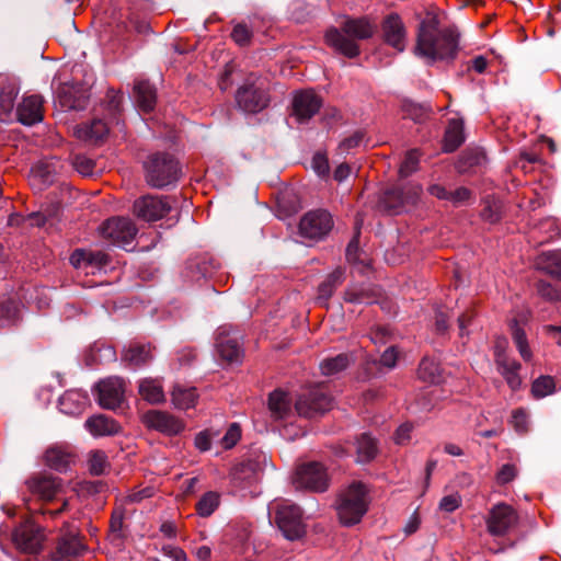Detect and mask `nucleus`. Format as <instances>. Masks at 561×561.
<instances>
[{
    "instance_id": "f257e3e1",
    "label": "nucleus",
    "mask_w": 561,
    "mask_h": 561,
    "mask_svg": "<svg viewBox=\"0 0 561 561\" xmlns=\"http://www.w3.org/2000/svg\"><path fill=\"white\" fill-rule=\"evenodd\" d=\"M458 50V34L454 28H440L437 18L427 14L420 23L415 54L431 61L453 59Z\"/></svg>"
},
{
    "instance_id": "a19ab883",
    "label": "nucleus",
    "mask_w": 561,
    "mask_h": 561,
    "mask_svg": "<svg viewBox=\"0 0 561 561\" xmlns=\"http://www.w3.org/2000/svg\"><path fill=\"white\" fill-rule=\"evenodd\" d=\"M45 461L49 468L64 472L69 468L72 461V456L58 447H53L47 449L45 454Z\"/></svg>"
},
{
    "instance_id": "423d86ee",
    "label": "nucleus",
    "mask_w": 561,
    "mask_h": 561,
    "mask_svg": "<svg viewBox=\"0 0 561 561\" xmlns=\"http://www.w3.org/2000/svg\"><path fill=\"white\" fill-rule=\"evenodd\" d=\"M24 486L25 491L22 492L23 504L30 513H36L39 510L32 506V500L53 501L61 493L62 481L51 474L35 473L25 480Z\"/></svg>"
},
{
    "instance_id": "3c124183",
    "label": "nucleus",
    "mask_w": 561,
    "mask_h": 561,
    "mask_svg": "<svg viewBox=\"0 0 561 561\" xmlns=\"http://www.w3.org/2000/svg\"><path fill=\"white\" fill-rule=\"evenodd\" d=\"M77 89L69 83H64L58 89V100L64 108L77 110L79 108V99L76 96Z\"/></svg>"
},
{
    "instance_id": "9b49d317",
    "label": "nucleus",
    "mask_w": 561,
    "mask_h": 561,
    "mask_svg": "<svg viewBox=\"0 0 561 561\" xmlns=\"http://www.w3.org/2000/svg\"><path fill=\"white\" fill-rule=\"evenodd\" d=\"M485 523L490 535L505 536L516 527L518 514L511 505L500 503L490 510Z\"/></svg>"
},
{
    "instance_id": "bf43d9fd",
    "label": "nucleus",
    "mask_w": 561,
    "mask_h": 561,
    "mask_svg": "<svg viewBox=\"0 0 561 561\" xmlns=\"http://www.w3.org/2000/svg\"><path fill=\"white\" fill-rule=\"evenodd\" d=\"M187 271L192 273L190 275L192 280H199L201 278L210 277L208 263L205 260L191 261L187 264Z\"/></svg>"
},
{
    "instance_id": "c9c22d12",
    "label": "nucleus",
    "mask_w": 561,
    "mask_h": 561,
    "mask_svg": "<svg viewBox=\"0 0 561 561\" xmlns=\"http://www.w3.org/2000/svg\"><path fill=\"white\" fill-rule=\"evenodd\" d=\"M21 321V306L20 304L8 298L0 302V329L11 328L19 324Z\"/></svg>"
},
{
    "instance_id": "0e129e2a",
    "label": "nucleus",
    "mask_w": 561,
    "mask_h": 561,
    "mask_svg": "<svg viewBox=\"0 0 561 561\" xmlns=\"http://www.w3.org/2000/svg\"><path fill=\"white\" fill-rule=\"evenodd\" d=\"M511 424L518 433H525L528 425V415L524 409H516L512 412Z\"/></svg>"
},
{
    "instance_id": "72a5a7b5",
    "label": "nucleus",
    "mask_w": 561,
    "mask_h": 561,
    "mask_svg": "<svg viewBox=\"0 0 561 561\" xmlns=\"http://www.w3.org/2000/svg\"><path fill=\"white\" fill-rule=\"evenodd\" d=\"M140 397L151 404L162 403L165 399L162 380L159 378H144L139 381Z\"/></svg>"
},
{
    "instance_id": "a18cd8bd",
    "label": "nucleus",
    "mask_w": 561,
    "mask_h": 561,
    "mask_svg": "<svg viewBox=\"0 0 561 561\" xmlns=\"http://www.w3.org/2000/svg\"><path fill=\"white\" fill-rule=\"evenodd\" d=\"M511 331H512V339L514 341V344L522 356V358L525 362H529L533 357V353L530 351V347L528 345L527 336L516 320H512L511 322Z\"/></svg>"
},
{
    "instance_id": "f03ea898",
    "label": "nucleus",
    "mask_w": 561,
    "mask_h": 561,
    "mask_svg": "<svg viewBox=\"0 0 561 561\" xmlns=\"http://www.w3.org/2000/svg\"><path fill=\"white\" fill-rule=\"evenodd\" d=\"M375 26L367 18L345 16L339 27H330L324 35L328 46L347 58L360 54L358 41H365L374 35Z\"/></svg>"
},
{
    "instance_id": "ddd939ff",
    "label": "nucleus",
    "mask_w": 561,
    "mask_h": 561,
    "mask_svg": "<svg viewBox=\"0 0 561 561\" xmlns=\"http://www.w3.org/2000/svg\"><path fill=\"white\" fill-rule=\"evenodd\" d=\"M267 463V457L262 451H253L249 457L237 463L231 471V481L238 488H245L252 483L256 474Z\"/></svg>"
},
{
    "instance_id": "6e6d98bb",
    "label": "nucleus",
    "mask_w": 561,
    "mask_h": 561,
    "mask_svg": "<svg viewBox=\"0 0 561 561\" xmlns=\"http://www.w3.org/2000/svg\"><path fill=\"white\" fill-rule=\"evenodd\" d=\"M402 111H403L405 117L411 118L415 123L423 122L427 117V114H428V108H426L422 105L415 104L413 102H404L402 105Z\"/></svg>"
},
{
    "instance_id": "09e8293b",
    "label": "nucleus",
    "mask_w": 561,
    "mask_h": 561,
    "mask_svg": "<svg viewBox=\"0 0 561 561\" xmlns=\"http://www.w3.org/2000/svg\"><path fill=\"white\" fill-rule=\"evenodd\" d=\"M557 391L554 378L548 375L539 376L533 381L531 393L536 399H542Z\"/></svg>"
},
{
    "instance_id": "412c9836",
    "label": "nucleus",
    "mask_w": 561,
    "mask_h": 561,
    "mask_svg": "<svg viewBox=\"0 0 561 561\" xmlns=\"http://www.w3.org/2000/svg\"><path fill=\"white\" fill-rule=\"evenodd\" d=\"M70 263L77 270L85 274H94L108 264V256L102 251L77 249L70 255Z\"/></svg>"
},
{
    "instance_id": "39448f33",
    "label": "nucleus",
    "mask_w": 561,
    "mask_h": 561,
    "mask_svg": "<svg viewBox=\"0 0 561 561\" xmlns=\"http://www.w3.org/2000/svg\"><path fill=\"white\" fill-rule=\"evenodd\" d=\"M147 183L154 188H163L175 183L180 178L176 159L165 152L150 154L144 163Z\"/></svg>"
},
{
    "instance_id": "4d7b16f0",
    "label": "nucleus",
    "mask_w": 561,
    "mask_h": 561,
    "mask_svg": "<svg viewBox=\"0 0 561 561\" xmlns=\"http://www.w3.org/2000/svg\"><path fill=\"white\" fill-rule=\"evenodd\" d=\"M72 165L80 174L84 176L92 175L95 169V162L84 154L73 156Z\"/></svg>"
},
{
    "instance_id": "f8f14e48",
    "label": "nucleus",
    "mask_w": 561,
    "mask_h": 561,
    "mask_svg": "<svg viewBox=\"0 0 561 561\" xmlns=\"http://www.w3.org/2000/svg\"><path fill=\"white\" fill-rule=\"evenodd\" d=\"M239 107L247 113H259L270 102L268 94L262 82H247L239 88L236 95Z\"/></svg>"
},
{
    "instance_id": "a211bd4d",
    "label": "nucleus",
    "mask_w": 561,
    "mask_h": 561,
    "mask_svg": "<svg viewBox=\"0 0 561 561\" xmlns=\"http://www.w3.org/2000/svg\"><path fill=\"white\" fill-rule=\"evenodd\" d=\"M43 540V530L34 523H24L13 533V541L23 552L37 553L42 549Z\"/></svg>"
},
{
    "instance_id": "de8ad7c7",
    "label": "nucleus",
    "mask_w": 561,
    "mask_h": 561,
    "mask_svg": "<svg viewBox=\"0 0 561 561\" xmlns=\"http://www.w3.org/2000/svg\"><path fill=\"white\" fill-rule=\"evenodd\" d=\"M219 504V493L214 491L206 492L196 503L197 515L201 517H209L218 508Z\"/></svg>"
},
{
    "instance_id": "8fccbe9b",
    "label": "nucleus",
    "mask_w": 561,
    "mask_h": 561,
    "mask_svg": "<svg viewBox=\"0 0 561 561\" xmlns=\"http://www.w3.org/2000/svg\"><path fill=\"white\" fill-rule=\"evenodd\" d=\"M481 217L491 224L497 222L502 217V203L494 197H485L483 199Z\"/></svg>"
},
{
    "instance_id": "2f4dec72",
    "label": "nucleus",
    "mask_w": 561,
    "mask_h": 561,
    "mask_svg": "<svg viewBox=\"0 0 561 561\" xmlns=\"http://www.w3.org/2000/svg\"><path fill=\"white\" fill-rule=\"evenodd\" d=\"M134 98L138 108L145 113H149L156 105V89L147 80H136L134 84Z\"/></svg>"
},
{
    "instance_id": "1a4fd4ad",
    "label": "nucleus",
    "mask_w": 561,
    "mask_h": 561,
    "mask_svg": "<svg viewBox=\"0 0 561 561\" xmlns=\"http://www.w3.org/2000/svg\"><path fill=\"white\" fill-rule=\"evenodd\" d=\"M137 231L133 220L125 217L110 218L100 227L102 238L125 250H128V247L133 244Z\"/></svg>"
},
{
    "instance_id": "e2e57ef3",
    "label": "nucleus",
    "mask_w": 561,
    "mask_h": 561,
    "mask_svg": "<svg viewBox=\"0 0 561 561\" xmlns=\"http://www.w3.org/2000/svg\"><path fill=\"white\" fill-rule=\"evenodd\" d=\"M311 165L313 171L320 176L325 178L329 175L330 167L329 160L325 153L316 152L312 157Z\"/></svg>"
},
{
    "instance_id": "9d476101",
    "label": "nucleus",
    "mask_w": 561,
    "mask_h": 561,
    "mask_svg": "<svg viewBox=\"0 0 561 561\" xmlns=\"http://www.w3.org/2000/svg\"><path fill=\"white\" fill-rule=\"evenodd\" d=\"M334 226L332 215L324 209L310 210L299 222V233L311 241L324 239Z\"/></svg>"
},
{
    "instance_id": "473e14b6",
    "label": "nucleus",
    "mask_w": 561,
    "mask_h": 561,
    "mask_svg": "<svg viewBox=\"0 0 561 561\" xmlns=\"http://www.w3.org/2000/svg\"><path fill=\"white\" fill-rule=\"evenodd\" d=\"M268 410L275 421H285L293 414L288 393L282 390L273 391L268 397Z\"/></svg>"
},
{
    "instance_id": "0eeeda50",
    "label": "nucleus",
    "mask_w": 561,
    "mask_h": 561,
    "mask_svg": "<svg viewBox=\"0 0 561 561\" xmlns=\"http://www.w3.org/2000/svg\"><path fill=\"white\" fill-rule=\"evenodd\" d=\"M329 483L328 470L318 461L305 462L298 466L293 476V484L296 489L324 492L328 490Z\"/></svg>"
},
{
    "instance_id": "6e6552de",
    "label": "nucleus",
    "mask_w": 561,
    "mask_h": 561,
    "mask_svg": "<svg viewBox=\"0 0 561 561\" xmlns=\"http://www.w3.org/2000/svg\"><path fill=\"white\" fill-rule=\"evenodd\" d=\"M332 408V398L322 385L308 388L296 401L295 409L298 415L314 417L321 415Z\"/></svg>"
},
{
    "instance_id": "a878e982",
    "label": "nucleus",
    "mask_w": 561,
    "mask_h": 561,
    "mask_svg": "<svg viewBox=\"0 0 561 561\" xmlns=\"http://www.w3.org/2000/svg\"><path fill=\"white\" fill-rule=\"evenodd\" d=\"M380 290L371 284H352L344 293V300L354 305H371L378 302Z\"/></svg>"
},
{
    "instance_id": "79ce46f5",
    "label": "nucleus",
    "mask_w": 561,
    "mask_h": 561,
    "mask_svg": "<svg viewBox=\"0 0 561 561\" xmlns=\"http://www.w3.org/2000/svg\"><path fill=\"white\" fill-rule=\"evenodd\" d=\"M344 282V270L341 267L335 268L330 273L327 278L319 285L318 298L327 301L334 293V290Z\"/></svg>"
},
{
    "instance_id": "69168bd1",
    "label": "nucleus",
    "mask_w": 561,
    "mask_h": 561,
    "mask_svg": "<svg viewBox=\"0 0 561 561\" xmlns=\"http://www.w3.org/2000/svg\"><path fill=\"white\" fill-rule=\"evenodd\" d=\"M516 474V467L512 463H505L496 473V482L501 485L507 484L515 479Z\"/></svg>"
},
{
    "instance_id": "6ab92c4d",
    "label": "nucleus",
    "mask_w": 561,
    "mask_h": 561,
    "mask_svg": "<svg viewBox=\"0 0 561 561\" xmlns=\"http://www.w3.org/2000/svg\"><path fill=\"white\" fill-rule=\"evenodd\" d=\"M216 348L219 356L228 363H238L242 356L239 336L231 334V328L221 325L216 333Z\"/></svg>"
},
{
    "instance_id": "393cba45",
    "label": "nucleus",
    "mask_w": 561,
    "mask_h": 561,
    "mask_svg": "<svg viewBox=\"0 0 561 561\" xmlns=\"http://www.w3.org/2000/svg\"><path fill=\"white\" fill-rule=\"evenodd\" d=\"M111 122L101 118H93L91 122L76 126L75 135L78 139L89 144L102 142L108 135Z\"/></svg>"
},
{
    "instance_id": "f704fd0d",
    "label": "nucleus",
    "mask_w": 561,
    "mask_h": 561,
    "mask_svg": "<svg viewBox=\"0 0 561 561\" xmlns=\"http://www.w3.org/2000/svg\"><path fill=\"white\" fill-rule=\"evenodd\" d=\"M465 141L463 123L459 118L449 121L444 137V150L446 152H454Z\"/></svg>"
},
{
    "instance_id": "c756f323",
    "label": "nucleus",
    "mask_w": 561,
    "mask_h": 561,
    "mask_svg": "<svg viewBox=\"0 0 561 561\" xmlns=\"http://www.w3.org/2000/svg\"><path fill=\"white\" fill-rule=\"evenodd\" d=\"M84 426L94 437L113 436L121 432L119 424L114 419L104 414L89 417Z\"/></svg>"
},
{
    "instance_id": "5701e85b",
    "label": "nucleus",
    "mask_w": 561,
    "mask_h": 561,
    "mask_svg": "<svg viewBox=\"0 0 561 561\" xmlns=\"http://www.w3.org/2000/svg\"><path fill=\"white\" fill-rule=\"evenodd\" d=\"M385 42L398 51H403L407 43V30L402 18L398 13L388 14L382 21Z\"/></svg>"
},
{
    "instance_id": "b1692460",
    "label": "nucleus",
    "mask_w": 561,
    "mask_h": 561,
    "mask_svg": "<svg viewBox=\"0 0 561 561\" xmlns=\"http://www.w3.org/2000/svg\"><path fill=\"white\" fill-rule=\"evenodd\" d=\"M44 100L38 94L24 95L16 106L18 121L25 125L32 126L44 118Z\"/></svg>"
},
{
    "instance_id": "13d9d810",
    "label": "nucleus",
    "mask_w": 561,
    "mask_h": 561,
    "mask_svg": "<svg viewBox=\"0 0 561 561\" xmlns=\"http://www.w3.org/2000/svg\"><path fill=\"white\" fill-rule=\"evenodd\" d=\"M537 291L540 297L548 301L561 300V289L552 286L550 283L546 280H539L537 283Z\"/></svg>"
},
{
    "instance_id": "2eb2a0df",
    "label": "nucleus",
    "mask_w": 561,
    "mask_h": 561,
    "mask_svg": "<svg viewBox=\"0 0 561 561\" xmlns=\"http://www.w3.org/2000/svg\"><path fill=\"white\" fill-rule=\"evenodd\" d=\"M422 187L409 184L404 187L394 186L387 190L381 198L382 206L392 214H399L407 204H415L420 197Z\"/></svg>"
},
{
    "instance_id": "f3484780",
    "label": "nucleus",
    "mask_w": 561,
    "mask_h": 561,
    "mask_svg": "<svg viewBox=\"0 0 561 561\" xmlns=\"http://www.w3.org/2000/svg\"><path fill=\"white\" fill-rule=\"evenodd\" d=\"M322 106V99L313 90H302L293 99V115L298 123H307Z\"/></svg>"
},
{
    "instance_id": "49530a36",
    "label": "nucleus",
    "mask_w": 561,
    "mask_h": 561,
    "mask_svg": "<svg viewBox=\"0 0 561 561\" xmlns=\"http://www.w3.org/2000/svg\"><path fill=\"white\" fill-rule=\"evenodd\" d=\"M124 95L114 89H108L106 93L105 111L110 117L111 123L118 124L122 111V102Z\"/></svg>"
},
{
    "instance_id": "338daca9",
    "label": "nucleus",
    "mask_w": 561,
    "mask_h": 561,
    "mask_svg": "<svg viewBox=\"0 0 561 561\" xmlns=\"http://www.w3.org/2000/svg\"><path fill=\"white\" fill-rule=\"evenodd\" d=\"M461 504V499L458 494H450L444 496L439 502V508L447 513L455 512Z\"/></svg>"
},
{
    "instance_id": "603ef678",
    "label": "nucleus",
    "mask_w": 561,
    "mask_h": 561,
    "mask_svg": "<svg viewBox=\"0 0 561 561\" xmlns=\"http://www.w3.org/2000/svg\"><path fill=\"white\" fill-rule=\"evenodd\" d=\"M230 36L238 46L244 47L251 44L253 32L245 23L239 22L233 25Z\"/></svg>"
},
{
    "instance_id": "37998d69",
    "label": "nucleus",
    "mask_w": 561,
    "mask_h": 561,
    "mask_svg": "<svg viewBox=\"0 0 561 561\" xmlns=\"http://www.w3.org/2000/svg\"><path fill=\"white\" fill-rule=\"evenodd\" d=\"M351 362L352 358L348 354H339L323 359L320 363V370L324 376H333L346 369Z\"/></svg>"
},
{
    "instance_id": "4c0bfd02",
    "label": "nucleus",
    "mask_w": 561,
    "mask_h": 561,
    "mask_svg": "<svg viewBox=\"0 0 561 561\" xmlns=\"http://www.w3.org/2000/svg\"><path fill=\"white\" fill-rule=\"evenodd\" d=\"M171 399L176 409H191L197 400L196 389L194 387L186 388L182 385H175L171 392Z\"/></svg>"
},
{
    "instance_id": "7c9ffc66",
    "label": "nucleus",
    "mask_w": 561,
    "mask_h": 561,
    "mask_svg": "<svg viewBox=\"0 0 561 561\" xmlns=\"http://www.w3.org/2000/svg\"><path fill=\"white\" fill-rule=\"evenodd\" d=\"M153 358L151 344L130 342L124 350L122 359L133 367H140Z\"/></svg>"
},
{
    "instance_id": "052dcab7",
    "label": "nucleus",
    "mask_w": 561,
    "mask_h": 561,
    "mask_svg": "<svg viewBox=\"0 0 561 561\" xmlns=\"http://www.w3.org/2000/svg\"><path fill=\"white\" fill-rule=\"evenodd\" d=\"M364 139V133L358 130L352 136L342 140L337 147V151L341 156L347 154L352 149L357 148Z\"/></svg>"
},
{
    "instance_id": "4be33fe9",
    "label": "nucleus",
    "mask_w": 561,
    "mask_h": 561,
    "mask_svg": "<svg viewBox=\"0 0 561 561\" xmlns=\"http://www.w3.org/2000/svg\"><path fill=\"white\" fill-rule=\"evenodd\" d=\"M494 357L497 370L503 376L508 387L513 391L519 389L522 385V378L519 376L520 364L504 352L501 343L495 346Z\"/></svg>"
},
{
    "instance_id": "680f3d73",
    "label": "nucleus",
    "mask_w": 561,
    "mask_h": 561,
    "mask_svg": "<svg viewBox=\"0 0 561 561\" xmlns=\"http://www.w3.org/2000/svg\"><path fill=\"white\" fill-rule=\"evenodd\" d=\"M241 438V428L239 424L232 423L221 438V445L225 449H230L237 445Z\"/></svg>"
},
{
    "instance_id": "7ed1b4c3",
    "label": "nucleus",
    "mask_w": 561,
    "mask_h": 561,
    "mask_svg": "<svg viewBox=\"0 0 561 561\" xmlns=\"http://www.w3.org/2000/svg\"><path fill=\"white\" fill-rule=\"evenodd\" d=\"M370 504L369 488L362 481H353L343 489L336 500L339 520L344 526L358 524Z\"/></svg>"
},
{
    "instance_id": "774afa93",
    "label": "nucleus",
    "mask_w": 561,
    "mask_h": 561,
    "mask_svg": "<svg viewBox=\"0 0 561 561\" xmlns=\"http://www.w3.org/2000/svg\"><path fill=\"white\" fill-rule=\"evenodd\" d=\"M154 489L152 486H146L139 490L131 491L126 500L129 503H138L141 502L145 499H149L153 495Z\"/></svg>"
},
{
    "instance_id": "e433bc0d",
    "label": "nucleus",
    "mask_w": 561,
    "mask_h": 561,
    "mask_svg": "<svg viewBox=\"0 0 561 561\" xmlns=\"http://www.w3.org/2000/svg\"><path fill=\"white\" fill-rule=\"evenodd\" d=\"M536 266L546 274L561 279V251L545 252L537 257Z\"/></svg>"
},
{
    "instance_id": "58836bf2",
    "label": "nucleus",
    "mask_w": 561,
    "mask_h": 561,
    "mask_svg": "<svg viewBox=\"0 0 561 561\" xmlns=\"http://www.w3.org/2000/svg\"><path fill=\"white\" fill-rule=\"evenodd\" d=\"M377 453L378 446L376 439L369 434L363 433L356 440L357 462H369L376 457Z\"/></svg>"
},
{
    "instance_id": "864d4df0",
    "label": "nucleus",
    "mask_w": 561,
    "mask_h": 561,
    "mask_svg": "<svg viewBox=\"0 0 561 561\" xmlns=\"http://www.w3.org/2000/svg\"><path fill=\"white\" fill-rule=\"evenodd\" d=\"M421 153L417 149H412L407 152L404 160L402 161L399 174L401 178H408L417 170Z\"/></svg>"
},
{
    "instance_id": "ea45409f",
    "label": "nucleus",
    "mask_w": 561,
    "mask_h": 561,
    "mask_svg": "<svg viewBox=\"0 0 561 561\" xmlns=\"http://www.w3.org/2000/svg\"><path fill=\"white\" fill-rule=\"evenodd\" d=\"M417 376L425 382L438 383L442 378L439 363L435 358L424 357L419 365Z\"/></svg>"
},
{
    "instance_id": "cd10ccee",
    "label": "nucleus",
    "mask_w": 561,
    "mask_h": 561,
    "mask_svg": "<svg viewBox=\"0 0 561 561\" xmlns=\"http://www.w3.org/2000/svg\"><path fill=\"white\" fill-rule=\"evenodd\" d=\"M88 404V393L78 389L67 390L58 401L60 412L72 416L80 415Z\"/></svg>"
},
{
    "instance_id": "bb28decb",
    "label": "nucleus",
    "mask_w": 561,
    "mask_h": 561,
    "mask_svg": "<svg viewBox=\"0 0 561 561\" xmlns=\"http://www.w3.org/2000/svg\"><path fill=\"white\" fill-rule=\"evenodd\" d=\"M85 550L84 545L77 536L64 537L59 540L50 561H80L79 557Z\"/></svg>"
},
{
    "instance_id": "aec40b11",
    "label": "nucleus",
    "mask_w": 561,
    "mask_h": 561,
    "mask_svg": "<svg viewBox=\"0 0 561 561\" xmlns=\"http://www.w3.org/2000/svg\"><path fill=\"white\" fill-rule=\"evenodd\" d=\"M142 422L148 428L165 435H176L184 428V424L181 420L168 412L158 410L146 412L142 416Z\"/></svg>"
},
{
    "instance_id": "4468645a",
    "label": "nucleus",
    "mask_w": 561,
    "mask_h": 561,
    "mask_svg": "<svg viewBox=\"0 0 561 561\" xmlns=\"http://www.w3.org/2000/svg\"><path fill=\"white\" fill-rule=\"evenodd\" d=\"M172 206L169 197L146 195L135 201L134 213L145 221H157L165 216Z\"/></svg>"
},
{
    "instance_id": "c03bdc74",
    "label": "nucleus",
    "mask_w": 561,
    "mask_h": 561,
    "mask_svg": "<svg viewBox=\"0 0 561 561\" xmlns=\"http://www.w3.org/2000/svg\"><path fill=\"white\" fill-rule=\"evenodd\" d=\"M56 163L54 160L39 161L31 170L33 179L43 185L51 184L56 175Z\"/></svg>"
},
{
    "instance_id": "20e7f679",
    "label": "nucleus",
    "mask_w": 561,
    "mask_h": 561,
    "mask_svg": "<svg viewBox=\"0 0 561 561\" xmlns=\"http://www.w3.org/2000/svg\"><path fill=\"white\" fill-rule=\"evenodd\" d=\"M270 517L288 540H297L306 534L301 508L288 500L274 501L268 506Z\"/></svg>"
},
{
    "instance_id": "c85d7f7f",
    "label": "nucleus",
    "mask_w": 561,
    "mask_h": 561,
    "mask_svg": "<svg viewBox=\"0 0 561 561\" xmlns=\"http://www.w3.org/2000/svg\"><path fill=\"white\" fill-rule=\"evenodd\" d=\"M20 92V84L16 78L5 73H0V110L10 114L15 104Z\"/></svg>"
},
{
    "instance_id": "dca6fc26",
    "label": "nucleus",
    "mask_w": 561,
    "mask_h": 561,
    "mask_svg": "<svg viewBox=\"0 0 561 561\" xmlns=\"http://www.w3.org/2000/svg\"><path fill=\"white\" fill-rule=\"evenodd\" d=\"M98 401L101 407L114 410L124 400L125 382L121 377H108L101 380L98 386Z\"/></svg>"
},
{
    "instance_id": "5fc2aeb1",
    "label": "nucleus",
    "mask_w": 561,
    "mask_h": 561,
    "mask_svg": "<svg viewBox=\"0 0 561 561\" xmlns=\"http://www.w3.org/2000/svg\"><path fill=\"white\" fill-rule=\"evenodd\" d=\"M107 467V457L104 451L95 450L90 454L89 470L94 476H101Z\"/></svg>"
}]
</instances>
